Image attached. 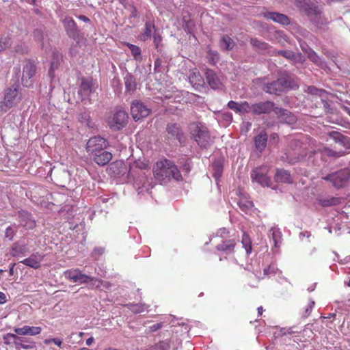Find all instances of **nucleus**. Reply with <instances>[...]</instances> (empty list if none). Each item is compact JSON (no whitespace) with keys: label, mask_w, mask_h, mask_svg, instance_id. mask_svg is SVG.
<instances>
[{"label":"nucleus","mask_w":350,"mask_h":350,"mask_svg":"<svg viewBox=\"0 0 350 350\" xmlns=\"http://www.w3.org/2000/svg\"><path fill=\"white\" fill-rule=\"evenodd\" d=\"M153 172L154 178L161 184L167 183L172 178H182L180 172L175 163L166 159L154 163Z\"/></svg>","instance_id":"nucleus-1"},{"label":"nucleus","mask_w":350,"mask_h":350,"mask_svg":"<svg viewBox=\"0 0 350 350\" xmlns=\"http://www.w3.org/2000/svg\"><path fill=\"white\" fill-rule=\"evenodd\" d=\"M191 134L195 139L198 145L202 148H206L211 145L213 140L208 130L200 124H192Z\"/></svg>","instance_id":"nucleus-2"},{"label":"nucleus","mask_w":350,"mask_h":350,"mask_svg":"<svg viewBox=\"0 0 350 350\" xmlns=\"http://www.w3.org/2000/svg\"><path fill=\"white\" fill-rule=\"evenodd\" d=\"M65 276L73 282H77L81 284L92 282V286L99 287L103 284L102 280L87 275L78 269L65 271Z\"/></svg>","instance_id":"nucleus-3"},{"label":"nucleus","mask_w":350,"mask_h":350,"mask_svg":"<svg viewBox=\"0 0 350 350\" xmlns=\"http://www.w3.org/2000/svg\"><path fill=\"white\" fill-rule=\"evenodd\" d=\"M98 88V84L92 77H82L78 94L83 100H90V96Z\"/></svg>","instance_id":"nucleus-4"},{"label":"nucleus","mask_w":350,"mask_h":350,"mask_svg":"<svg viewBox=\"0 0 350 350\" xmlns=\"http://www.w3.org/2000/svg\"><path fill=\"white\" fill-rule=\"evenodd\" d=\"M291 77L282 75L277 81L269 83L265 86L264 90L270 94H279L284 90L291 88Z\"/></svg>","instance_id":"nucleus-5"},{"label":"nucleus","mask_w":350,"mask_h":350,"mask_svg":"<svg viewBox=\"0 0 350 350\" xmlns=\"http://www.w3.org/2000/svg\"><path fill=\"white\" fill-rule=\"evenodd\" d=\"M350 178V170L344 168L336 172H332L323 178L326 180H329L333 186L338 189L345 185Z\"/></svg>","instance_id":"nucleus-6"},{"label":"nucleus","mask_w":350,"mask_h":350,"mask_svg":"<svg viewBox=\"0 0 350 350\" xmlns=\"http://www.w3.org/2000/svg\"><path fill=\"white\" fill-rule=\"evenodd\" d=\"M128 120L126 111L119 109L108 119V124L112 129L120 130L124 127Z\"/></svg>","instance_id":"nucleus-7"},{"label":"nucleus","mask_w":350,"mask_h":350,"mask_svg":"<svg viewBox=\"0 0 350 350\" xmlns=\"http://www.w3.org/2000/svg\"><path fill=\"white\" fill-rule=\"evenodd\" d=\"M107 146L106 140L100 137H91L86 144L87 152L93 157L96 154L103 151Z\"/></svg>","instance_id":"nucleus-8"},{"label":"nucleus","mask_w":350,"mask_h":350,"mask_svg":"<svg viewBox=\"0 0 350 350\" xmlns=\"http://www.w3.org/2000/svg\"><path fill=\"white\" fill-rule=\"evenodd\" d=\"M150 112V109L144 105L143 103L139 100L133 101L131 107V113L134 120L138 121L143 118L147 117Z\"/></svg>","instance_id":"nucleus-9"},{"label":"nucleus","mask_w":350,"mask_h":350,"mask_svg":"<svg viewBox=\"0 0 350 350\" xmlns=\"http://www.w3.org/2000/svg\"><path fill=\"white\" fill-rule=\"evenodd\" d=\"M62 24L68 37L75 40H77L79 37L80 31L77 27V23L71 16H66L62 21Z\"/></svg>","instance_id":"nucleus-10"},{"label":"nucleus","mask_w":350,"mask_h":350,"mask_svg":"<svg viewBox=\"0 0 350 350\" xmlns=\"http://www.w3.org/2000/svg\"><path fill=\"white\" fill-rule=\"evenodd\" d=\"M36 67L33 62H27L23 68V76L21 81L23 85L29 87L32 85V78L36 74Z\"/></svg>","instance_id":"nucleus-11"},{"label":"nucleus","mask_w":350,"mask_h":350,"mask_svg":"<svg viewBox=\"0 0 350 350\" xmlns=\"http://www.w3.org/2000/svg\"><path fill=\"white\" fill-rule=\"evenodd\" d=\"M206 83L213 90H220L223 87L221 79L213 70L207 68L205 71Z\"/></svg>","instance_id":"nucleus-12"},{"label":"nucleus","mask_w":350,"mask_h":350,"mask_svg":"<svg viewBox=\"0 0 350 350\" xmlns=\"http://www.w3.org/2000/svg\"><path fill=\"white\" fill-rule=\"evenodd\" d=\"M274 109H275L274 103L269 100L252 105V113L256 115L269 113L271 111L274 112Z\"/></svg>","instance_id":"nucleus-13"},{"label":"nucleus","mask_w":350,"mask_h":350,"mask_svg":"<svg viewBox=\"0 0 350 350\" xmlns=\"http://www.w3.org/2000/svg\"><path fill=\"white\" fill-rule=\"evenodd\" d=\"M238 240L235 239H229L221 240L215 247L219 252L226 254H231L234 252V249Z\"/></svg>","instance_id":"nucleus-14"},{"label":"nucleus","mask_w":350,"mask_h":350,"mask_svg":"<svg viewBox=\"0 0 350 350\" xmlns=\"http://www.w3.org/2000/svg\"><path fill=\"white\" fill-rule=\"evenodd\" d=\"M297 6L304 10L306 14L312 19V16H317L321 14L318 6L310 5L306 0H297Z\"/></svg>","instance_id":"nucleus-15"},{"label":"nucleus","mask_w":350,"mask_h":350,"mask_svg":"<svg viewBox=\"0 0 350 350\" xmlns=\"http://www.w3.org/2000/svg\"><path fill=\"white\" fill-rule=\"evenodd\" d=\"M19 93V85H12L7 89L5 94L3 103L7 108H11L14 105V100Z\"/></svg>","instance_id":"nucleus-16"},{"label":"nucleus","mask_w":350,"mask_h":350,"mask_svg":"<svg viewBox=\"0 0 350 350\" xmlns=\"http://www.w3.org/2000/svg\"><path fill=\"white\" fill-rule=\"evenodd\" d=\"M274 113L276 116L280 118L281 122L287 123V124H293L296 122L297 118L292 113L287 111V109H283L282 107H275Z\"/></svg>","instance_id":"nucleus-17"},{"label":"nucleus","mask_w":350,"mask_h":350,"mask_svg":"<svg viewBox=\"0 0 350 350\" xmlns=\"http://www.w3.org/2000/svg\"><path fill=\"white\" fill-rule=\"evenodd\" d=\"M43 258L44 255L36 252L32 254L29 257L24 258L21 262L33 269H38L41 267V262Z\"/></svg>","instance_id":"nucleus-18"},{"label":"nucleus","mask_w":350,"mask_h":350,"mask_svg":"<svg viewBox=\"0 0 350 350\" xmlns=\"http://www.w3.org/2000/svg\"><path fill=\"white\" fill-rule=\"evenodd\" d=\"M169 137L181 141L183 137V131L181 126L176 122L168 123L166 128Z\"/></svg>","instance_id":"nucleus-19"},{"label":"nucleus","mask_w":350,"mask_h":350,"mask_svg":"<svg viewBox=\"0 0 350 350\" xmlns=\"http://www.w3.org/2000/svg\"><path fill=\"white\" fill-rule=\"evenodd\" d=\"M251 176L252 179L262 186L269 187L271 185V178L265 174L260 171V169H255L252 171Z\"/></svg>","instance_id":"nucleus-20"},{"label":"nucleus","mask_w":350,"mask_h":350,"mask_svg":"<svg viewBox=\"0 0 350 350\" xmlns=\"http://www.w3.org/2000/svg\"><path fill=\"white\" fill-rule=\"evenodd\" d=\"M266 18L271 20L275 23H278L284 25H287L291 23V20L286 14L279 12H267L264 14Z\"/></svg>","instance_id":"nucleus-21"},{"label":"nucleus","mask_w":350,"mask_h":350,"mask_svg":"<svg viewBox=\"0 0 350 350\" xmlns=\"http://www.w3.org/2000/svg\"><path fill=\"white\" fill-rule=\"evenodd\" d=\"M113 158V154L107 151H105V149L103 151L97 153L92 157V159L95 163H96L99 166H105L107 163L111 161Z\"/></svg>","instance_id":"nucleus-22"},{"label":"nucleus","mask_w":350,"mask_h":350,"mask_svg":"<svg viewBox=\"0 0 350 350\" xmlns=\"http://www.w3.org/2000/svg\"><path fill=\"white\" fill-rule=\"evenodd\" d=\"M254 146L260 152L264 150L267 146L268 135L267 133L262 130L259 134L254 137Z\"/></svg>","instance_id":"nucleus-23"},{"label":"nucleus","mask_w":350,"mask_h":350,"mask_svg":"<svg viewBox=\"0 0 350 350\" xmlns=\"http://www.w3.org/2000/svg\"><path fill=\"white\" fill-rule=\"evenodd\" d=\"M189 81L193 87H202L204 85V79L200 75L198 68H193L190 70L189 77Z\"/></svg>","instance_id":"nucleus-24"},{"label":"nucleus","mask_w":350,"mask_h":350,"mask_svg":"<svg viewBox=\"0 0 350 350\" xmlns=\"http://www.w3.org/2000/svg\"><path fill=\"white\" fill-rule=\"evenodd\" d=\"M154 29H156V28L153 21L146 22L144 28L139 36V40L143 42H146V40L150 39L152 36V31H154Z\"/></svg>","instance_id":"nucleus-25"},{"label":"nucleus","mask_w":350,"mask_h":350,"mask_svg":"<svg viewBox=\"0 0 350 350\" xmlns=\"http://www.w3.org/2000/svg\"><path fill=\"white\" fill-rule=\"evenodd\" d=\"M275 180L279 183H291L292 178L290 175V172L283 169L276 170L275 174Z\"/></svg>","instance_id":"nucleus-26"},{"label":"nucleus","mask_w":350,"mask_h":350,"mask_svg":"<svg viewBox=\"0 0 350 350\" xmlns=\"http://www.w3.org/2000/svg\"><path fill=\"white\" fill-rule=\"evenodd\" d=\"M219 45L222 50L228 51L232 50L235 42L229 36L224 35L219 40Z\"/></svg>","instance_id":"nucleus-27"},{"label":"nucleus","mask_w":350,"mask_h":350,"mask_svg":"<svg viewBox=\"0 0 350 350\" xmlns=\"http://www.w3.org/2000/svg\"><path fill=\"white\" fill-rule=\"evenodd\" d=\"M28 252V249L26 245H20L14 243L10 250V254L12 256H24Z\"/></svg>","instance_id":"nucleus-28"},{"label":"nucleus","mask_w":350,"mask_h":350,"mask_svg":"<svg viewBox=\"0 0 350 350\" xmlns=\"http://www.w3.org/2000/svg\"><path fill=\"white\" fill-rule=\"evenodd\" d=\"M315 303L314 301L311 299H308L306 301L300 309V314L304 318H307L311 314V311L312 310Z\"/></svg>","instance_id":"nucleus-29"},{"label":"nucleus","mask_w":350,"mask_h":350,"mask_svg":"<svg viewBox=\"0 0 350 350\" xmlns=\"http://www.w3.org/2000/svg\"><path fill=\"white\" fill-rule=\"evenodd\" d=\"M206 59L211 65L215 66L219 61V53L216 51L211 50V47L208 46Z\"/></svg>","instance_id":"nucleus-30"},{"label":"nucleus","mask_w":350,"mask_h":350,"mask_svg":"<svg viewBox=\"0 0 350 350\" xmlns=\"http://www.w3.org/2000/svg\"><path fill=\"white\" fill-rule=\"evenodd\" d=\"M317 152H321L323 155H326L329 157L332 158H338L344 154V152H336L333 150V149L328 148V147H324L323 148H319Z\"/></svg>","instance_id":"nucleus-31"},{"label":"nucleus","mask_w":350,"mask_h":350,"mask_svg":"<svg viewBox=\"0 0 350 350\" xmlns=\"http://www.w3.org/2000/svg\"><path fill=\"white\" fill-rule=\"evenodd\" d=\"M238 205L239 208L244 213H247L248 211L251 210L254 207L253 202L245 198H240Z\"/></svg>","instance_id":"nucleus-32"},{"label":"nucleus","mask_w":350,"mask_h":350,"mask_svg":"<svg viewBox=\"0 0 350 350\" xmlns=\"http://www.w3.org/2000/svg\"><path fill=\"white\" fill-rule=\"evenodd\" d=\"M250 44L256 49L258 51H267L269 49V44L261 41V40H259L256 38H252L250 39Z\"/></svg>","instance_id":"nucleus-33"},{"label":"nucleus","mask_w":350,"mask_h":350,"mask_svg":"<svg viewBox=\"0 0 350 350\" xmlns=\"http://www.w3.org/2000/svg\"><path fill=\"white\" fill-rule=\"evenodd\" d=\"M126 307L131 310L134 314H140V312L146 310V304L142 303H129L126 304Z\"/></svg>","instance_id":"nucleus-34"},{"label":"nucleus","mask_w":350,"mask_h":350,"mask_svg":"<svg viewBox=\"0 0 350 350\" xmlns=\"http://www.w3.org/2000/svg\"><path fill=\"white\" fill-rule=\"evenodd\" d=\"M241 243L243 245V247L246 250V254L247 255L250 254L252 250V241L248 234L245 232H243V233Z\"/></svg>","instance_id":"nucleus-35"},{"label":"nucleus","mask_w":350,"mask_h":350,"mask_svg":"<svg viewBox=\"0 0 350 350\" xmlns=\"http://www.w3.org/2000/svg\"><path fill=\"white\" fill-rule=\"evenodd\" d=\"M329 136L334 140L336 143H339L340 144L345 145L347 142V137L342 135L341 133L338 131H332L329 133Z\"/></svg>","instance_id":"nucleus-36"},{"label":"nucleus","mask_w":350,"mask_h":350,"mask_svg":"<svg viewBox=\"0 0 350 350\" xmlns=\"http://www.w3.org/2000/svg\"><path fill=\"white\" fill-rule=\"evenodd\" d=\"M126 46H128V48L130 49V51L132 53L133 57L135 60H141L142 59V54H141V50L139 46L130 44V43H126Z\"/></svg>","instance_id":"nucleus-37"},{"label":"nucleus","mask_w":350,"mask_h":350,"mask_svg":"<svg viewBox=\"0 0 350 350\" xmlns=\"http://www.w3.org/2000/svg\"><path fill=\"white\" fill-rule=\"evenodd\" d=\"M33 38L34 41L40 44L41 47L43 48L44 39L43 31L40 29H36L33 30Z\"/></svg>","instance_id":"nucleus-38"},{"label":"nucleus","mask_w":350,"mask_h":350,"mask_svg":"<svg viewBox=\"0 0 350 350\" xmlns=\"http://www.w3.org/2000/svg\"><path fill=\"white\" fill-rule=\"evenodd\" d=\"M153 40L154 47L157 51H161L162 47V36L159 33V31L157 29L154 30L153 33Z\"/></svg>","instance_id":"nucleus-39"},{"label":"nucleus","mask_w":350,"mask_h":350,"mask_svg":"<svg viewBox=\"0 0 350 350\" xmlns=\"http://www.w3.org/2000/svg\"><path fill=\"white\" fill-rule=\"evenodd\" d=\"M125 85L126 92H133L136 89V83L132 77L126 78Z\"/></svg>","instance_id":"nucleus-40"},{"label":"nucleus","mask_w":350,"mask_h":350,"mask_svg":"<svg viewBox=\"0 0 350 350\" xmlns=\"http://www.w3.org/2000/svg\"><path fill=\"white\" fill-rule=\"evenodd\" d=\"M308 91L311 94L317 95L320 98L325 97V95L327 94L326 91L323 90H319V89L316 88L315 86H313V85L308 86Z\"/></svg>","instance_id":"nucleus-41"},{"label":"nucleus","mask_w":350,"mask_h":350,"mask_svg":"<svg viewBox=\"0 0 350 350\" xmlns=\"http://www.w3.org/2000/svg\"><path fill=\"white\" fill-rule=\"evenodd\" d=\"M319 202L323 206H334V204H336L339 202V199L336 198H329V199H321L319 200Z\"/></svg>","instance_id":"nucleus-42"},{"label":"nucleus","mask_w":350,"mask_h":350,"mask_svg":"<svg viewBox=\"0 0 350 350\" xmlns=\"http://www.w3.org/2000/svg\"><path fill=\"white\" fill-rule=\"evenodd\" d=\"M275 54L281 55L282 57L290 60H295L296 58V54L291 51H278Z\"/></svg>","instance_id":"nucleus-43"},{"label":"nucleus","mask_w":350,"mask_h":350,"mask_svg":"<svg viewBox=\"0 0 350 350\" xmlns=\"http://www.w3.org/2000/svg\"><path fill=\"white\" fill-rule=\"evenodd\" d=\"M170 348V342L167 340H161L154 345V349L159 350H169Z\"/></svg>","instance_id":"nucleus-44"},{"label":"nucleus","mask_w":350,"mask_h":350,"mask_svg":"<svg viewBox=\"0 0 350 350\" xmlns=\"http://www.w3.org/2000/svg\"><path fill=\"white\" fill-rule=\"evenodd\" d=\"M252 113V105H250L249 103L247 101H243L240 103V108L239 113Z\"/></svg>","instance_id":"nucleus-45"},{"label":"nucleus","mask_w":350,"mask_h":350,"mask_svg":"<svg viewBox=\"0 0 350 350\" xmlns=\"http://www.w3.org/2000/svg\"><path fill=\"white\" fill-rule=\"evenodd\" d=\"M308 57L312 62L315 63L317 66H322L323 62L315 52L310 51L308 55Z\"/></svg>","instance_id":"nucleus-46"},{"label":"nucleus","mask_w":350,"mask_h":350,"mask_svg":"<svg viewBox=\"0 0 350 350\" xmlns=\"http://www.w3.org/2000/svg\"><path fill=\"white\" fill-rule=\"evenodd\" d=\"M11 45L10 38L4 37L0 38V52H2Z\"/></svg>","instance_id":"nucleus-47"},{"label":"nucleus","mask_w":350,"mask_h":350,"mask_svg":"<svg viewBox=\"0 0 350 350\" xmlns=\"http://www.w3.org/2000/svg\"><path fill=\"white\" fill-rule=\"evenodd\" d=\"M3 340H5V343L6 345H9L12 342V340H20V338L18 337V336L15 334L12 333H8L5 335L3 336Z\"/></svg>","instance_id":"nucleus-48"},{"label":"nucleus","mask_w":350,"mask_h":350,"mask_svg":"<svg viewBox=\"0 0 350 350\" xmlns=\"http://www.w3.org/2000/svg\"><path fill=\"white\" fill-rule=\"evenodd\" d=\"M42 332V328L39 326H29L28 325V335L34 336L38 335Z\"/></svg>","instance_id":"nucleus-49"},{"label":"nucleus","mask_w":350,"mask_h":350,"mask_svg":"<svg viewBox=\"0 0 350 350\" xmlns=\"http://www.w3.org/2000/svg\"><path fill=\"white\" fill-rule=\"evenodd\" d=\"M228 107L234 110L235 113H240V103L230 100L228 103Z\"/></svg>","instance_id":"nucleus-50"},{"label":"nucleus","mask_w":350,"mask_h":350,"mask_svg":"<svg viewBox=\"0 0 350 350\" xmlns=\"http://www.w3.org/2000/svg\"><path fill=\"white\" fill-rule=\"evenodd\" d=\"M51 342L55 343L58 347H62V340L60 338H48L44 340V343L46 345H49Z\"/></svg>","instance_id":"nucleus-51"},{"label":"nucleus","mask_w":350,"mask_h":350,"mask_svg":"<svg viewBox=\"0 0 350 350\" xmlns=\"http://www.w3.org/2000/svg\"><path fill=\"white\" fill-rule=\"evenodd\" d=\"M229 232L226 228H220L217 232V237L222 239L228 237Z\"/></svg>","instance_id":"nucleus-52"},{"label":"nucleus","mask_w":350,"mask_h":350,"mask_svg":"<svg viewBox=\"0 0 350 350\" xmlns=\"http://www.w3.org/2000/svg\"><path fill=\"white\" fill-rule=\"evenodd\" d=\"M16 334L19 335H28V325H25L22 327H16L14 329Z\"/></svg>","instance_id":"nucleus-53"},{"label":"nucleus","mask_w":350,"mask_h":350,"mask_svg":"<svg viewBox=\"0 0 350 350\" xmlns=\"http://www.w3.org/2000/svg\"><path fill=\"white\" fill-rule=\"evenodd\" d=\"M14 234H15V232L12 227L9 226V227L6 228V229H5L6 238H9L10 240H12V238L14 237Z\"/></svg>","instance_id":"nucleus-54"},{"label":"nucleus","mask_w":350,"mask_h":350,"mask_svg":"<svg viewBox=\"0 0 350 350\" xmlns=\"http://www.w3.org/2000/svg\"><path fill=\"white\" fill-rule=\"evenodd\" d=\"M327 95L325 97L321 98V101L323 102V104L324 105V107L325 108V111L329 112V105L328 102L327 101Z\"/></svg>","instance_id":"nucleus-55"},{"label":"nucleus","mask_w":350,"mask_h":350,"mask_svg":"<svg viewBox=\"0 0 350 350\" xmlns=\"http://www.w3.org/2000/svg\"><path fill=\"white\" fill-rule=\"evenodd\" d=\"M280 232H278V231H273L272 232V237H273V241L275 242V246H277V245H278V239L280 238Z\"/></svg>","instance_id":"nucleus-56"},{"label":"nucleus","mask_w":350,"mask_h":350,"mask_svg":"<svg viewBox=\"0 0 350 350\" xmlns=\"http://www.w3.org/2000/svg\"><path fill=\"white\" fill-rule=\"evenodd\" d=\"M6 301H7L6 295H5L4 293L0 292V304H3L6 303Z\"/></svg>","instance_id":"nucleus-57"},{"label":"nucleus","mask_w":350,"mask_h":350,"mask_svg":"<svg viewBox=\"0 0 350 350\" xmlns=\"http://www.w3.org/2000/svg\"><path fill=\"white\" fill-rule=\"evenodd\" d=\"M161 327H162L161 323H156V324H154L153 325L150 326V328L152 332H155V331L158 330V329H160Z\"/></svg>","instance_id":"nucleus-58"},{"label":"nucleus","mask_w":350,"mask_h":350,"mask_svg":"<svg viewBox=\"0 0 350 350\" xmlns=\"http://www.w3.org/2000/svg\"><path fill=\"white\" fill-rule=\"evenodd\" d=\"M78 19L83 21V22H89L90 21L89 18L85 15L78 16Z\"/></svg>","instance_id":"nucleus-59"},{"label":"nucleus","mask_w":350,"mask_h":350,"mask_svg":"<svg viewBox=\"0 0 350 350\" xmlns=\"http://www.w3.org/2000/svg\"><path fill=\"white\" fill-rule=\"evenodd\" d=\"M161 65V60L157 59L154 60V69H157Z\"/></svg>","instance_id":"nucleus-60"},{"label":"nucleus","mask_w":350,"mask_h":350,"mask_svg":"<svg viewBox=\"0 0 350 350\" xmlns=\"http://www.w3.org/2000/svg\"><path fill=\"white\" fill-rule=\"evenodd\" d=\"M94 341V338L92 336H90V338L87 339L86 341H85V343L88 346H91L92 342Z\"/></svg>","instance_id":"nucleus-61"},{"label":"nucleus","mask_w":350,"mask_h":350,"mask_svg":"<svg viewBox=\"0 0 350 350\" xmlns=\"http://www.w3.org/2000/svg\"><path fill=\"white\" fill-rule=\"evenodd\" d=\"M94 252L97 253V254H102V253L103 252V250L102 248L95 249L94 250Z\"/></svg>","instance_id":"nucleus-62"},{"label":"nucleus","mask_w":350,"mask_h":350,"mask_svg":"<svg viewBox=\"0 0 350 350\" xmlns=\"http://www.w3.org/2000/svg\"><path fill=\"white\" fill-rule=\"evenodd\" d=\"M13 342L16 347H21V345H22V343L19 342L18 340H13Z\"/></svg>","instance_id":"nucleus-63"},{"label":"nucleus","mask_w":350,"mask_h":350,"mask_svg":"<svg viewBox=\"0 0 350 350\" xmlns=\"http://www.w3.org/2000/svg\"><path fill=\"white\" fill-rule=\"evenodd\" d=\"M258 314L259 316H261L262 314L263 308L262 306L258 308Z\"/></svg>","instance_id":"nucleus-64"}]
</instances>
